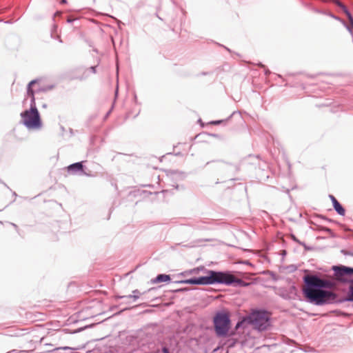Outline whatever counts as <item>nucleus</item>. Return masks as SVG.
Wrapping results in <instances>:
<instances>
[{"instance_id": "obj_1", "label": "nucleus", "mask_w": 353, "mask_h": 353, "mask_svg": "<svg viewBox=\"0 0 353 353\" xmlns=\"http://www.w3.org/2000/svg\"><path fill=\"white\" fill-rule=\"evenodd\" d=\"M304 288L303 294L310 303L323 305L333 303L353 302V279L349 282L348 291L345 298L338 299L336 292V283L333 279L321 278L317 274H309L303 276Z\"/></svg>"}, {"instance_id": "obj_2", "label": "nucleus", "mask_w": 353, "mask_h": 353, "mask_svg": "<svg viewBox=\"0 0 353 353\" xmlns=\"http://www.w3.org/2000/svg\"><path fill=\"white\" fill-rule=\"evenodd\" d=\"M37 83V80L31 81L27 87V94L30 97V108L21 113V123L28 129H37L41 126V121L39 112L37 110L34 93L41 91H46V89L37 88L34 90L32 86Z\"/></svg>"}, {"instance_id": "obj_3", "label": "nucleus", "mask_w": 353, "mask_h": 353, "mask_svg": "<svg viewBox=\"0 0 353 353\" xmlns=\"http://www.w3.org/2000/svg\"><path fill=\"white\" fill-rule=\"evenodd\" d=\"M247 321L259 331L268 330L270 326V314L263 309H256L244 318Z\"/></svg>"}, {"instance_id": "obj_4", "label": "nucleus", "mask_w": 353, "mask_h": 353, "mask_svg": "<svg viewBox=\"0 0 353 353\" xmlns=\"http://www.w3.org/2000/svg\"><path fill=\"white\" fill-rule=\"evenodd\" d=\"M215 333L218 337L227 336L230 328L231 321L228 313L218 312L213 317Z\"/></svg>"}, {"instance_id": "obj_5", "label": "nucleus", "mask_w": 353, "mask_h": 353, "mask_svg": "<svg viewBox=\"0 0 353 353\" xmlns=\"http://www.w3.org/2000/svg\"><path fill=\"white\" fill-rule=\"evenodd\" d=\"M206 272V276L190 278L184 281H179V283L190 285L220 284V271L207 270Z\"/></svg>"}, {"instance_id": "obj_6", "label": "nucleus", "mask_w": 353, "mask_h": 353, "mask_svg": "<svg viewBox=\"0 0 353 353\" xmlns=\"http://www.w3.org/2000/svg\"><path fill=\"white\" fill-rule=\"evenodd\" d=\"M332 269L336 281L341 283H347L350 279L345 278V276L353 274V268L351 267L340 265H334Z\"/></svg>"}, {"instance_id": "obj_7", "label": "nucleus", "mask_w": 353, "mask_h": 353, "mask_svg": "<svg viewBox=\"0 0 353 353\" xmlns=\"http://www.w3.org/2000/svg\"><path fill=\"white\" fill-rule=\"evenodd\" d=\"M220 280V284L226 285L245 287L249 285L243 280L236 278L229 272H221Z\"/></svg>"}, {"instance_id": "obj_8", "label": "nucleus", "mask_w": 353, "mask_h": 353, "mask_svg": "<svg viewBox=\"0 0 353 353\" xmlns=\"http://www.w3.org/2000/svg\"><path fill=\"white\" fill-rule=\"evenodd\" d=\"M329 197L332 202V205L335 211L339 215L343 216L345 213L344 208L341 205V203L336 200V199L333 195L330 194Z\"/></svg>"}, {"instance_id": "obj_9", "label": "nucleus", "mask_w": 353, "mask_h": 353, "mask_svg": "<svg viewBox=\"0 0 353 353\" xmlns=\"http://www.w3.org/2000/svg\"><path fill=\"white\" fill-rule=\"evenodd\" d=\"M83 170V165L82 162L74 163L68 166V172L77 173L78 172H82Z\"/></svg>"}, {"instance_id": "obj_10", "label": "nucleus", "mask_w": 353, "mask_h": 353, "mask_svg": "<svg viewBox=\"0 0 353 353\" xmlns=\"http://www.w3.org/2000/svg\"><path fill=\"white\" fill-rule=\"evenodd\" d=\"M170 280V276L168 274H158L154 279L151 280L152 283H158L161 282H166Z\"/></svg>"}, {"instance_id": "obj_11", "label": "nucleus", "mask_w": 353, "mask_h": 353, "mask_svg": "<svg viewBox=\"0 0 353 353\" xmlns=\"http://www.w3.org/2000/svg\"><path fill=\"white\" fill-rule=\"evenodd\" d=\"M141 292L138 290H134L132 291V294H130L128 296H117V299H132L134 301H136L140 296Z\"/></svg>"}, {"instance_id": "obj_12", "label": "nucleus", "mask_w": 353, "mask_h": 353, "mask_svg": "<svg viewBox=\"0 0 353 353\" xmlns=\"http://www.w3.org/2000/svg\"><path fill=\"white\" fill-rule=\"evenodd\" d=\"M170 176L172 179H183L185 177V174L183 172H179L176 170L170 172Z\"/></svg>"}, {"instance_id": "obj_13", "label": "nucleus", "mask_w": 353, "mask_h": 353, "mask_svg": "<svg viewBox=\"0 0 353 353\" xmlns=\"http://www.w3.org/2000/svg\"><path fill=\"white\" fill-rule=\"evenodd\" d=\"M349 21V23L350 24L349 25H346V23L345 22H343L344 25L345 26L346 28L347 29V30L351 33L352 34V30H353V17L350 18L348 19Z\"/></svg>"}, {"instance_id": "obj_14", "label": "nucleus", "mask_w": 353, "mask_h": 353, "mask_svg": "<svg viewBox=\"0 0 353 353\" xmlns=\"http://www.w3.org/2000/svg\"><path fill=\"white\" fill-rule=\"evenodd\" d=\"M336 4L337 5L338 7H339L343 12H344L345 10H346L347 8L343 3H341L340 1H336Z\"/></svg>"}, {"instance_id": "obj_15", "label": "nucleus", "mask_w": 353, "mask_h": 353, "mask_svg": "<svg viewBox=\"0 0 353 353\" xmlns=\"http://www.w3.org/2000/svg\"><path fill=\"white\" fill-rule=\"evenodd\" d=\"M341 253L344 254L345 256H353V251H349L346 250H342Z\"/></svg>"}, {"instance_id": "obj_16", "label": "nucleus", "mask_w": 353, "mask_h": 353, "mask_svg": "<svg viewBox=\"0 0 353 353\" xmlns=\"http://www.w3.org/2000/svg\"><path fill=\"white\" fill-rule=\"evenodd\" d=\"M343 12L346 14L348 19L353 17L352 14L350 13V12L348 10L347 8L346 10H345Z\"/></svg>"}, {"instance_id": "obj_17", "label": "nucleus", "mask_w": 353, "mask_h": 353, "mask_svg": "<svg viewBox=\"0 0 353 353\" xmlns=\"http://www.w3.org/2000/svg\"><path fill=\"white\" fill-rule=\"evenodd\" d=\"M343 12L346 14L348 19L353 17L352 14L350 13V12L348 10L347 8L346 10H345Z\"/></svg>"}, {"instance_id": "obj_18", "label": "nucleus", "mask_w": 353, "mask_h": 353, "mask_svg": "<svg viewBox=\"0 0 353 353\" xmlns=\"http://www.w3.org/2000/svg\"><path fill=\"white\" fill-rule=\"evenodd\" d=\"M343 12L346 14L348 19L353 17L352 14L350 13V12L348 10L347 8L346 10H345Z\"/></svg>"}, {"instance_id": "obj_19", "label": "nucleus", "mask_w": 353, "mask_h": 353, "mask_svg": "<svg viewBox=\"0 0 353 353\" xmlns=\"http://www.w3.org/2000/svg\"><path fill=\"white\" fill-rule=\"evenodd\" d=\"M223 121V120H216V121H212L211 123L214 124V125H219V124L221 123Z\"/></svg>"}, {"instance_id": "obj_20", "label": "nucleus", "mask_w": 353, "mask_h": 353, "mask_svg": "<svg viewBox=\"0 0 353 353\" xmlns=\"http://www.w3.org/2000/svg\"><path fill=\"white\" fill-rule=\"evenodd\" d=\"M96 68H97V66H91L89 70H90L91 72L95 74L97 70H96Z\"/></svg>"}, {"instance_id": "obj_21", "label": "nucleus", "mask_w": 353, "mask_h": 353, "mask_svg": "<svg viewBox=\"0 0 353 353\" xmlns=\"http://www.w3.org/2000/svg\"><path fill=\"white\" fill-rule=\"evenodd\" d=\"M162 352L163 353H170L169 349L167 347H163Z\"/></svg>"}, {"instance_id": "obj_22", "label": "nucleus", "mask_w": 353, "mask_h": 353, "mask_svg": "<svg viewBox=\"0 0 353 353\" xmlns=\"http://www.w3.org/2000/svg\"><path fill=\"white\" fill-rule=\"evenodd\" d=\"M228 167H229L230 169L237 170V167L236 165H232V164H229Z\"/></svg>"}, {"instance_id": "obj_23", "label": "nucleus", "mask_w": 353, "mask_h": 353, "mask_svg": "<svg viewBox=\"0 0 353 353\" xmlns=\"http://www.w3.org/2000/svg\"><path fill=\"white\" fill-rule=\"evenodd\" d=\"M292 239L294 241L299 243V244L305 245L303 243L299 241L294 236H292Z\"/></svg>"}, {"instance_id": "obj_24", "label": "nucleus", "mask_w": 353, "mask_h": 353, "mask_svg": "<svg viewBox=\"0 0 353 353\" xmlns=\"http://www.w3.org/2000/svg\"><path fill=\"white\" fill-rule=\"evenodd\" d=\"M242 323H243V321H239V322L236 323V329H238L239 327H241V325H242Z\"/></svg>"}, {"instance_id": "obj_25", "label": "nucleus", "mask_w": 353, "mask_h": 353, "mask_svg": "<svg viewBox=\"0 0 353 353\" xmlns=\"http://www.w3.org/2000/svg\"><path fill=\"white\" fill-rule=\"evenodd\" d=\"M265 75H269L270 74V71L268 69L265 70Z\"/></svg>"}, {"instance_id": "obj_26", "label": "nucleus", "mask_w": 353, "mask_h": 353, "mask_svg": "<svg viewBox=\"0 0 353 353\" xmlns=\"http://www.w3.org/2000/svg\"><path fill=\"white\" fill-rule=\"evenodd\" d=\"M74 21V19H68L67 20V22H68V23H72V21Z\"/></svg>"}, {"instance_id": "obj_27", "label": "nucleus", "mask_w": 353, "mask_h": 353, "mask_svg": "<svg viewBox=\"0 0 353 353\" xmlns=\"http://www.w3.org/2000/svg\"><path fill=\"white\" fill-rule=\"evenodd\" d=\"M259 65L260 67L263 68H265V66L263 64H262L261 63H259Z\"/></svg>"}, {"instance_id": "obj_28", "label": "nucleus", "mask_w": 353, "mask_h": 353, "mask_svg": "<svg viewBox=\"0 0 353 353\" xmlns=\"http://www.w3.org/2000/svg\"><path fill=\"white\" fill-rule=\"evenodd\" d=\"M195 227L199 229L202 228V227L199 224L197 225H196Z\"/></svg>"}, {"instance_id": "obj_29", "label": "nucleus", "mask_w": 353, "mask_h": 353, "mask_svg": "<svg viewBox=\"0 0 353 353\" xmlns=\"http://www.w3.org/2000/svg\"><path fill=\"white\" fill-rule=\"evenodd\" d=\"M61 3H66V0H61Z\"/></svg>"}, {"instance_id": "obj_30", "label": "nucleus", "mask_w": 353, "mask_h": 353, "mask_svg": "<svg viewBox=\"0 0 353 353\" xmlns=\"http://www.w3.org/2000/svg\"><path fill=\"white\" fill-rule=\"evenodd\" d=\"M12 225L15 228H17V225L16 224H14V223H12Z\"/></svg>"}, {"instance_id": "obj_31", "label": "nucleus", "mask_w": 353, "mask_h": 353, "mask_svg": "<svg viewBox=\"0 0 353 353\" xmlns=\"http://www.w3.org/2000/svg\"><path fill=\"white\" fill-rule=\"evenodd\" d=\"M63 349H64V350H66V349H71V348H70V347H63Z\"/></svg>"}, {"instance_id": "obj_32", "label": "nucleus", "mask_w": 353, "mask_h": 353, "mask_svg": "<svg viewBox=\"0 0 353 353\" xmlns=\"http://www.w3.org/2000/svg\"><path fill=\"white\" fill-rule=\"evenodd\" d=\"M234 114V112H232V113L231 114V115H230V117H229V118L232 117V116H233Z\"/></svg>"}, {"instance_id": "obj_33", "label": "nucleus", "mask_w": 353, "mask_h": 353, "mask_svg": "<svg viewBox=\"0 0 353 353\" xmlns=\"http://www.w3.org/2000/svg\"><path fill=\"white\" fill-rule=\"evenodd\" d=\"M234 114V112H232V113L231 114V115H230V117H229V118L232 117V116H233Z\"/></svg>"}, {"instance_id": "obj_34", "label": "nucleus", "mask_w": 353, "mask_h": 353, "mask_svg": "<svg viewBox=\"0 0 353 353\" xmlns=\"http://www.w3.org/2000/svg\"><path fill=\"white\" fill-rule=\"evenodd\" d=\"M234 114V112H232V113L231 114V115H230V117H229V118L232 117V116H233Z\"/></svg>"}, {"instance_id": "obj_35", "label": "nucleus", "mask_w": 353, "mask_h": 353, "mask_svg": "<svg viewBox=\"0 0 353 353\" xmlns=\"http://www.w3.org/2000/svg\"><path fill=\"white\" fill-rule=\"evenodd\" d=\"M234 114V112H232V113L231 114V115H230V117H229V118L232 117V116H233Z\"/></svg>"}, {"instance_id": "obj_36", "label": "nucleus", "mask_w": 353, "mask_h": 353, "mask_svg": "<svg viewBox=\"0 0 353 353\" xmlns=\"http://www.w3.org/2000/svg\"><path fill=\"white\" fill-rule=\"evenodd\" d=\"M13 195H14V196H17V194H16V192H13Z\"/></svg>"}, {"instance_id": "obj_37", "label": "nucleus", "mask_w": 353, "mask_h": 353, "mask_svg": "<svg viewBox=\"0 0 353 353\" xmlns=\"http://www.w3.org/2000/svg\"><path fill=\"white\" fill-rule=\"evenodd\" d=\"M118 93V89L116 90L115 94L117 95Z\"/></svg>"}]
</instances>
